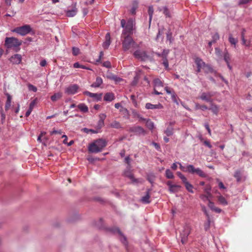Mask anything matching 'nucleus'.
Masks as SVG:
<instances>
[{
    "label": "nucleus",
    "instance_id": "nucleus-1",
    "mask_svg": "<svg viewBox=\"0 0 252 252\" xmlns=\"http://www.w3.org/2000/svg\"><path fill=\"white\" fill-rule=\"evenodd\" d=\"M134 25V20L132 18L128 19L127 23H126L125 20H121V26L124 29L121 35L124 36L125 35H131L132 34Z\"/></svg>",
    "mask_w": 252,
    "mask_h": 252
},
{
    "label": "nucleus",
    "instance_id": "nucleus-2",
    "mask_svg": "<svg viewBox=\"0 0 252 252\" xmlns=\"http://www.w3.org/2000/svg\"><path fill=\"white\" fill-rule=\"evenodd\" d=\"M106 144L105 140L98 139L90 145L88 148L89 151L92 153H99L106 146Z\"/></svg>",
    "mask_w": 252,
    "mask_h": 252
},
{
    "label": "nucleus",
    "instance_id": "nucleus-3",
    "mask_svg": "<svg viewBox=\"0 0 252 252\" xmlns=\"http://www.w3.org/2000/svg\"><path fill=\"white\" fill-rule=\"evenodd\" d=\"M22 42L14 37H6L5 38L4 45L8 49H13L16 52L20 50V46Z\"/></svg>",
    "mask_w": 252,
    "mask_h": 252
},
{
    "label": "nucleus",
    "instance_id": "nucleus-4",
    "mask_svg": "<svg viewBox=\"0 0 252 252\" xmlns=\"http://www.w3.org/2000/svg\"><path fill=\"white\" fill-rule=\"evenodd\" d=\"M121 39L122 42V47L124 51L129 50L131 47H134L136 45L133 38L129 35H121Z\"/></svg>",
    "mask_w": 252,
    "mask_h": 252
},
{
    "label": "nucleus",
    "instance_id": "nucleus-5",
    "mask_svg": "<svg viewBox=\"0 0 252 252\" xmlns=\"http://www.w3.org/2000/svg\"><path fill=\"white\" fill-rule=\"evenodd\" d=\"M31 31L32 28L31 26L29 25H25L21 27H17L11 31L12 32H16L22 36H25L27 35Z\"/></svg>",
    "mask_w": 252,
    "mask_h": 252
},
{
    "label": "nucleus",
    "instance_id": "nucleus-6",
    "mask_svg": "<svg viewBox=\"0 0 252 252\" xmlns=\"http://www.w3.org/2000/svg\"><path fill=\"white\" fill-rule=\"evenodd\" d=\"M190 232V227L189 225H185L183 229L180 231L181 241L183 244H185L187 241L188 236Z\"/></svg>",
    "mask_w": 252,
    "mask_h": 252
},
{
    "label": "nucleus",
    "instance_id": "nucleus-7",
    "mask_svg": "<svg viewBox=\"0 0 252 252\" xmlns=\"http://www.w3.org/2000/svg\"><path fill=\"white\" fill-rule=\"evenodd\" d=\"M215 92H202L199 96V98L207 102L212 103L213 102L212 97L215 96Z\"/></svg>",
    "mask_w": 252,
    "mask_h": 252
},
{
    "label": "nucleus",
    "instance_id": "nucleus-8",
    "mask_svg": "<svg viewBox=\"0 0 252 252\" xmlns=\"http://www.w3.org/2000/svg\"><path fill=\"white\" fill-rule=\"evenodd\" d=\"M134 57L141 61H145L149 58V56L147 55L145 51L137 50L133 53Z\"/></svg>",
    "mask_w": 252,
    "mask_h": 252
},
{
    "label": "nucleus",
    "instance_id": "nucleus-9",
    "mask_svg": "<svg viewBox=\"0 0 252 252\" xmlns=\"http://www.w3.org/2000/svg\"><path fill=\"white\" fill-rule=\"evenodd\" d=\"M189 173L191 174H196L202 178H206L207 174L200 168H195L193 165L191 164Z\"/></svg>",
    "mask_w": 252,
    "mask_h": 252
},
{
    "label": "nucleus",
    "instance_id": "nucleus-10",
    "mask_svg": "<svg viewBox=\"0 0 252 252\" xmlns=\"http://www.w3.org/2000/svg\"><path fill=\"white\" fill-rule=\"evenodd\" d=\"M128 131L130 132L134 133L136 135H145L146 131L145 129L140 126H131L128 129Z\"/></svg>",
    "mask_w": 252,
    "mask_h": 252
},
{
    "label": "nucleus",
    "instance_id": "nucleus-11",
    "mask_svg": "<svg viewBox=\"0 0 252 252\" xmlns=\"http://www.w3.org/2000/svg\"><path fill=\"white\" fill-rule=\"evenodd\" d=\"M166 185L168 187L169 191L171 193L177 192L181 188V186L180 185L173 184L171 181H168L166 183Z\"/></svg>",
    "mask_w": 252,
    "mask_h": 252
},
{
    "label": "nucleus",
    "instance_id": "nucleus-12",
    "mask_svg": "<svg viewBox=\"0 0 252 252\" xmlns=\"http://www.w3.org/2000/svg\"><path fill=\"white\" fill-rule=\"evenodd\" d=\"M79 87L77 84H73L68 86L65 90V93L68 94H74L77 93Z\"/></svg>",
    "mask_w": 252,
    "mask_h": 252
},
{
    "label": "nucleus",
    "instance_id": "nucleus-13",
    "mask_svg": "<svg viewBox=\"0 0 252 252\" xmlns=\"http://www.w3.org/2000/svg\"><path fill=\"white\" fill-rule=\"evenodd\" d=\"M22 61V56L20 54H15L11 57L10 61L13 64H18Z\"/></svg>",
    "mask_w": 252,
    "mask_h": 252
},
{
    "label": "nucleus",
    "instance_id": "nucleus-14",
    "mask_svg": "<svg viewBox=\"0 0 252 252\" xmlns=\"http://www.w3.org/2000/svg\"><path fill=\"white\" fill-rule=\"evenodd\" d=\"M145 108L147 109H160L163 108V106L160 103H158L157 104H153L151 103H147L145 104Z\"/></svg>",
    "mask_w": 252,
    "mask_h": 252
},
{
    "label": "nucleus",
    "instance_id": "nucleus-15",
    "mask_svg": "<svg viewBox=\"0 0 252 252\" xmlns=\"http://www.w3.org/2000/svg\"><path fill=\"white\" fill-rule=\"evenodd\" d=\"M84 94L91 97L95 98L97 101L100 100L102 97L101 94L92 93L88 91L85 92Z\"/></svg>",
    "mask_w": 252,
    "mask_h": 252
},
{
    "label": "nucleus",
    "instance_id": "nucleus-16",
    "mask_svg": "<svg viewBox=\"0 0 252 252\" xmlns=\"http://www.w3.org/2000/svg\"><path fill=\"white\" fill-rule=\"evenodd\" d=\"M150 191L151 190L150 189H147L146 191V195L141 198V201L142 203L144 204H148L151 202L150 200Z\"/></svg>",
    "mask_w": 252,
    "mask_h": 252
},
{
    "label": "nucleus",
    "instance_id": "nucleus-17",
    "mask_svg": "<svg viewBox=\"0 0 252 252\" xmlns=\"http://www.w3.org/2000/svg\"><path fill=\"white\" fill-rule=\"evenodd\" d=\"M112 231L114 233H118L121 236V238L120 239L121 241L125 245L126 244V237L123 235V234L122 233V232H121L119 228H114L113 230H112Z\"/></svg>",
    "mask_w": 252,
    "mask_h": 252
},
{
    "label": "nucleus",
    "instance_id": "nucleus-18",
    "mask_svg": "<svg viewBox=\"0 0 252 252\" xmlns=\"http://www.w3.org/2000/svg\"><path fill=\"white\" fill-rule=\"evenodd\" d=\"M77 12V9L75 6L72 7L71 9H68L66 12V15L67 17H72L74 16Z\"/></svg>",
    "mask_w": 252,
    "mask_h": 252
},
{
    "label": "nucleus",
    "instance_id": "nucleus-19",
    "mask_svg": "<svg viewBox=\"0 0 252 252\" xmlns=\"http://www.w3.org/2000/svg\"><path fill=\"white\" fill-rule=\"evenodd\" d=\"M36 104V100L34 99L32 100L30 104L29 108L28 110L27 111L25 114V116L26 117L30 116V115L31 114V112H32L35 105Z\"/></svg>",
    "mask_w": 252,
    "mask_h": 252
},
{
    "label": "nucleus",
    "instance_id": "nucleus-20",
    "mask_svg": "<svg viewBox=\"0 0 252 252\" xmlns=\"http://www.w3.org/2000/svg\"><path fill=\"white\" fill-rule=\"evenodd\" d=\"M132 4V6L130 10V12L131 14L134 15L136 13V10L138 6V1L137 0H133Z\"/></svg>",
    "mask_w": 252,
    "mask_h": 252
},
{
    "label": "nucleus",
    "instance_id": "nucleus-21",
    "mask_svg": "<svg viewBox=\"0 0 252 252\" xmlns=\"http://www.w3.org/2000/svg\"><path fill=\"white\" fill-rule=\"evenodd\" d=\"M104 100L106 101H112L115 99V95L112 93H107L104 96Z\"/></svg>",
    "mask_w": 252,
    "mask_h": 252
},
{
    "label": "nucleus",
    "instance_id": "nucleus-22",
    "mask_svg": "<svg viewBox=\"0 0 252 252\" xmlns=\"http://www.w3.org/2000/svg\"><path fill=\"white\" fill-rule=\"evenodd\" d=\"M110 43V34L109 33H107L105 35V41L103 43V47L107 49L109 47Z\"/></svg>",
    "mask_w": 252,
    "mask_h": 252
},
{
    "label": "nucleus",
    "instance_id": "nucleus-23",
    "mask_svg": "<svg viewBox=\"0 0 252 252\" xmlns=\"http://www.w3.org/2000/svg\"><path fill=\"white\" fill-rule=\"evenodd\" d=\"M103 80L100 77H97L96 78L95 81L91 85L92 87L98 88L102 84Z\"/></svg>",
    "mask_w": 252,
    "mask_h": 252
},
{
    "label": "nucleus",
    "instance_id": "nucleus-24",
    "mask_svg": "<svg viewBox=\"0 0 252 252\" xmlns=\"http://www.w3.org/2000/svg\"><path fill=\"white\" fill-rule=\"evenodd\" d=\"M195 63L197 67L199 68H204L206 66V63L199 58H196L195 60Z\"/></svg>",
    "mask_w": 252,
    "mask_h": 252
},
{
    "label": "nucleus",
    "instance_id": "nucleus-25",
    "mask_svg": "<svg viewBox=\"0 0 252 252\" xmlns=\"http://www.w3.org/2000/svg\"><path fill=\"white\" fill-rule=\"evenodd\" d=\"M146 122V126L150 130H153L155 128L154 123L149 119H146L144 121Z\"/></svg>",
    "mask_w": 252,
    "mask_h": 252
},
{
    "label": "nucleus",
    "instance_id": "nucleus-26",
    "mask_svg": "<svg viewBox=\"0 0 252 252\" xmlns=\"http://www.w3.org/2000/svg\"><path fill=\"white\" fill-rule=\"evenodd\" d=\"M223 60L226 63H229L230 61V55L228 53V51L225 49L223 52Z\"/></svg>",
    "mask_w": 252,
    "mask_h": 252
},
{
    "label": "nucleus",
    "instance_id": "nucleus-27",
    "mask_svg": "<svg viewBox=\"0 0 252 252\" xmlns=\"http://www.w3.org/2000/svg\"><path fill=\"white\" fill-rule=\"evenodd\" d=\"M174 128L172 126H168L164 130V132L167 136H170L173 134Z\"/></svg>",
    "mask_w": 252,
    "mask_h": 252
},
{
    "label": "nucleus",
    "instance_id": "nucleus-28",
    "mask_svg": "<svg viewBox=\"0 0 252 252\" xmlns=\"http://www.w3.org/2000/svg\"><path fill=\"white\" fill-rule=\"evenodd\" d=\"M11 97L9 94H7V100H6V102L5 106V109L6 110H7L9 109V108H10V107L11 106Z\"/></svg>",
    "mask_w": 252,
    "mask_h": 252
},
{
    "label": "nucleus",
    "instance_id": "nucleus-29",
    "mask_svg": "<svg viewBox=\"0 0 252 252\" xmlns=\"http://www.w3.org/2000/svg\"><path fill=\"white\" fill-rule=\"evenodd\" d=\"M179 164L180 165V168L181 169V170H182L183 172H188L189 173V167L191 166V164H189L185 166L182 165V164L180 163H179Z\"/></svg>",
    "mask_w": 252,
    "mask_h": 252
},
{
    "label": "nucleus",
    "instance_id": "nucleus-30",
    "mask_svg": "<svg viewBox=\"0 0 252 252\" xmlns=\"http://www.w3.org/2000/svg\"><path fill=\"white\" fill-rule=\"evenodd\" d=\"M78 108L83 112H87L88 111V108L86 105L84 103H81L78 105Z\"/></svg>",
    "mask_w": 252,
    "mask_h": 252
},
{
    "label": "nucleus",
    "instance_id": "nucleus-31",
    "mask_svg": "<svg viewBox=\"0 0 252 252\" xmlns=\"http://www.w3.org/2000/svg\"><path fill=\"white\" fill-rule=\"evenodd\" d=\"M242 173L240 170L235 171L234 177L236 179L237 182H239L241 180Z\"/></svg>",
    "mask_w": 252,
    "mask_h": 252
},
{
    "label": "nucleus",
    "instance_id": "nucleus-32",
    "mask_svg": "<svg viewBox=\"0 0 252 252\" xmlns=\"http://www.w3.org/2000/svg\"><path fill=\"white\" fill-rule=\"evenodd\" d=\"M158 10L160 11H163V13H164V14L166 16V17H170V13H169V11L167 8V7L166 6H164V7H159L158 8Z\"/></svg>",
    "mask_w": 252,
    "mask_h": 252
},
{
    "label": "nucleus",
    "instance_id": "nucleus-33",
    "mask_svg": "<svg viewBox=\"0 0 252 252\" xmlns=\"http://www.w3.org/2000/svg\"><path fill=\"white\" fill-rule=\"evenodd\" d=\"M62 96V93H55L54 95L51 96V99L53 101H55L57 100L58 99H60V98H61Z\"/></svg>",
    "mask_w": 252,
    "mask_h": 252
},
{
    "label": "nucleus",
    "instance_id": "nucleus-34",
    "mask_svg": "<svg viewBox=\"0 0 252 252\" xmlns=\"http://www.w3.org/2000/svg\"><path fill=\"white\" fill-rule=\"evenodd\" d=\"M218 200L219 202L222 205L225 206L228 204L227 201H226L225 198L222 195H220L219 196H218Z\"/></svg>",
    "mask_w": 252,
    "mask_h": 252
},
{
    "label": "nucleus",
    "instance_id": "nucleus-35",
    "mask_svg": "<svg viewBox=\"0 0 252 252\" xmlns=\"http://www.w3.org/2000/svg\"><path fill=\"white\" fill-rule=\"evenodd\" d=\"M165 177L167 179H173L174 178L173 172L169 169L165 171Z\"/></svg>",
    "mask_w": 252,
    "mask_h": 252
},
{
    "label": "nucleus",
    "instance_id": "nucleus-36",
    "mask_svg": "<svg viewBox=\"0 0 252 252\" xmlns=\"http://www.w3.org/2000/svg\"><path fill=\"white\" fill-rule=\"evenodd\" d=\"M211 108L210 109L212 111V112L215 114H217L219 111V108L217 105L213 104V103H211Z\"/></svg>",
    "mask_w": 252,
    "mask_h": 252
},
{
    "label": "nucleus",
    "instance_id": "nucleus-37",
    "mask_svg": "<svg viewBox=\"0 0 252 252\" xmlns=\"http://www.w3.org/2000/svg\"><path fill=\"white\" fill-rule=\"evenodd\" d=\"M154 84L155 87H163V82L158 78H156L154 80Z\"/></svg>",
    "mask_w": 252,
    "mask_h": 252
},
{
    "label": "nucleus",
    "instance_id": "nucleus-38",
    "mask_svg": "<svg viewBox=\"0 0 252 252\" xmlns=\"http://www.w3.org/2000/svg\"><path fill=\"white\" fill-rule=\"evenodd\" d=\"M185 187H186V189L190 193H193V186L191 184H190L189 182L186 183V184L184 185Z\"/></svg>",
    "mask_w": 252,
    "mask_h": 252
},
{
    "label": "nucleus",
    "instance_id": "nucleus-39",
    "mask_svg": "<svg viewBox=\"0 0 252 252\" xmlns=\"http://www.w3.org/2000/svg\"><path fill=\"white\" fill-rule=\"evenodd\" d=\"M169 53V50L168 49H164L161 53V58L163 59H166L167 56Z\"/></svg>",
    "mask_w": 252,
    "mask_h": 252
},
{
    "label": "nucleus",
    "instance_id": "nucleus-40",
    "mask_svg": "<svg viewBox=\"0 0 252 252\" xmlns=\"http://www.w3.org/2000/svg\"><path fill=\"white\" fill-rule=\"evenodd\" d=\"M153 13H154V8L152 6H150L148 8V14L149 15L150 22H151V21L152 20Z\"/></svg>",
    "mask_w": 252,
    "mask_h": 252
},
{
    "label": "nucleus",
    "instance_id": "nucleus-41",
    "mask_svg": "<svg viewBox=\"0 0 252 252\" xmlns=\"http://www.w3.org/2000/svg\"><path fill=\"white\" fill-rule=\"evenodd\" d=\"M111 126L115 128H122L121 125L119 122L117 121H114L111 124Z\"/></svg>",
    "mask_w": 252,
    "mask_h": 252
},
{
    "label": "nucleus",
    "instance_id": "nucleus-42",
    "mask_svg": "<svg viewBox=\"0 0 252 252\" xmlns=\"http://www.w3.org/2000/svg\"><path fill=\"white\" fill-rule=\"evenodd\" d=\"M155 179V177L153 173H151V174H149L148 175L147 180L151 184H153L154 183Z\"/></svg>",
    "mask_w": 252,
    "mask_h": 252
},
{
    "label": "nucleus",
    "instance_id": "nucleus-43",
    "mask_svg": "<svg viewBox=\"0 0 252 252\" xmlns=\"http://www.w3.org/2000/svg\"><path fill=\"white\" fill-rule=\"evenodd\" d=\"M228 40H229V42L232 45H234V46L236 45V44L237 42V40L236 39L234 38V37H233L232 35H231V34L229 35V36Z\"/></svg>",
    "mask_w": 252,
    "mask_h": 252
},
{
    "label": "nucleus",
    "instance_id": "nucleus-44",
    "mask_svg": "<svg viewBox=\"0 0 252 252\" xmlns=\"http://www.w3.org/2000/svg\"><path fill=\"white\" fill-rule=\"evenodd\" d=\"M125 175L128 177L133 182H136L137 180L134 179L133 175L129 172H126Z\"/></svg>",
    "mask_w": 252,
    "mask_h": 252
},
{
    "label": "nucleus",
    "instance_id": "nucleus-45",
    "mask_svg": "<svg viewBox=\"0 0 252 252\" xmlns=\"http://www.w3.org/2000/svg\"><path fill=\"white\" fill-rule=\"evenodd\" d=\"M82 131L84 132H85L86 133H89L90 132H92L93 133H97V131L95 130H94V129H89L88 128H83L82 129Z\"/></svg>",
    "mask_w": 252,
    "mask_h": 252
},
{
    "label": "nucleus",
    "instance_id": "nucleus-46",
    "mask_svg": "<svg viewBox=\"0 0 252 252\" xmlns=\"http://www.w3.org/2000/svg\"><path fill=\"white\" fill-rule=\"evenodd\" d=\"M211 187L210 185H207L204 189V191L206 193V194L211 196Z\"/></svg>",
    "mask_w": 252,
    "mask_h": 252
},
{
    "label": "nucleus",
    "instance_id": "nucleus-47",
    "mask_svg": "<svg viewBox=\"0 0 252 252\" xmlns=\"http://www.w3.org/2000/svg\"><path fill=\"white\" fill-rule=\"evenodd\" d=\"M171 99L172 101L176 103L177 105H179V102L178 101V97L175 92H173L172 94Z\"/></svg>",
    "mask_w": 252,
    "mask_h": 252
},
{
    "label": "nucleus",
    "instance_id": "nucleus-48",
    "mask_svg": "<svg viewBox=\"0 0 252 252\" xmlns=\"http://www.w3.org/2000/svg\"><path fill=\"white\" fill-rule=\"evenodd\" d=\"M215 53L220 59L223 56L221 50L218 47L215 48Z\"/></svg>",
    "mask_w": 252,
    "mask_h": 252
},
{
    "label": "nucleus",
    "instance_id": "nucleus-49",
    "mask_svg": "<svg viewBox=\"0 0 252 252\" xmlns=\"http://www.w3.org/2000/svg\"><path fill=\"white\" fill-rule=\"evenodd\" d=\"M73 67L74 68H83V69H89V68L86 67L84 65H81L79 63L77 62V63H74L73 64Z\"/></svg>",
    "mask_w": 252,
    "mask_h": 252
},
{
    "label": "nucleus",
    "instance_id": "nucleus-50",
    "mask_svg": "<svg viewBox=\"0 0 252 252\" xmlns=\"http://www.w3.org/2000/svg\"><path fill=\"white\" fill-rule=\"evenodd\" d=\"M203 69L205 70V72L206 73L213 72V69L210 65L208 64H206V66H204Z\"/></svg>",
    "mask_w": 252,
    "mask_h": 252
},
{
    "label": "nucleus",
    "instance_id": "nucleus-51",
    "mask_svg": "<svg viewBox=\"0 0 252 252\" xmlns=\"http://www.w3.org/2000/svg\"><path fill=\"white\" fill-rule=\"evenodd\" d=\"M133 115L135 116V117H136L137 118H138L140 120H142V121H146V119L143 118L141 115H140L138 113H137L136 111H133V112H132Z\"/></svg>",
    "mask_w": 252,
    "mask_h": 252
},
{
    "label": "nucleus",
    "instance_id": "nucleus-52",
    "mask_svg": "<svg viewBox=\"0 0 252 252\" xmlns=\"http://www.w3.org/2000/svg\"><path fill=\"white\" fill-rule=\"evenodd\" d=\"M166 37L167 40H168L170 42V43H171L172 42L173 39L172 38V32L170 31H169L166 33Z\"/></svg>",
    "mask_w": 252,
    "mask_h": 252
},
{
    "label": "nucleus",
    "instance_id": "nucleus-53",
    "mask_svg": "<svg viewBox=\"0 0 252 252\" xmlns=\"http://www.w3.org/2000/svg\"><path fill=\"white\" fill-rule=\"evenodd\" d=\"M210 218L207 219V221L204 223V229L207 231L210 228Z\"/></svg>",
    "mask_w": 252,
    "mask_h": 252
},
{
    "label": "nucleus",
    "instance_id": "nucleus-54",
    "mask_svg": "<svg viewBox=\"0 0 252 252\" xmlns=\"http://www.w3.org/2000/svg\"><path fill=\"white\" fill-rule=\"evenodd\" d=\"M80 53V49L75 47L72 48V54L74 56L78 55Z\"/></svg>",
    "mask_w": 252,
    "mask_h": 252
},
{
    "label": "nucleus",
    "instance_id": "nucleus-55",
    "mask_svg": "<svg viewBox=\"0 0 252 252\" xmlns=\"http://www.w3.org/2000/svg\"><path fill=\"white\" fill-rule=\"evenodd\" d=\"M210 197V196L207 195V194H201L200 195V198L203 200V201H206V200H210L209 199V198Z\"/></svg>",
    "mask_w": 252,
    "mask_h": 252
},
{
    "label": "nucleus",
    "instance_id": "nucleus-56",
    "mask_svg": "<svg viewBox=\"0 0 252 252\" xmlns=\"http://www.w3.org/2000/svg\"><path fill=\"white\" fill-rule=\"evenodd\" d=\"M201 209H202V211L204 212V213L206 216L207 218L209 219V218H210V217L208 213V212H207L206 207L204 205H201Z\"/></svg>",
    "mask_w": 252,
    "mask_h": 252
},
{
    "label": "nucleus",
    "instance_id": "nucleus-57",
    "mask_svg": "<svg viewBox=\"0 0 252 252\" xmlns=\"http://www.w3.org/2000/svg\"><path fill=\"white\" fill-rule=\"evenodd\" d=\"M219 38L220 36L218 33H215L214 34L212 35V40L216 42L219 39Z\"/></svg>",
    "mask_w": 252,
    "mask_h": 252
},
{
    "label": "nucleus",
    "instance_id": "nucleus-58",
    "mask_svg": "<svg viewBox=\"0 0 252 252\" xmlns=\"http://www.w3.org/2000/svg\"><path fill=\"white\" fill-rule=\"evenodd\" d=\"M151 144L154 146V147L158 151H160V146L158 143H156L155 142H153Z\"/></svg>",
    "mask_w": 252,
    "mask_h": 252
},
{
    "label": "nucleus",
    "instance_id": "nucleus-59",
    "mask_svg": "<svg viewBox=\"0 0 252 252\" xmlns=\"http://www.w3.org/2000/svg\"><path fill=\"white\" fill-rule=\"evenodd\" d=\"M109 78L117 82H119L120 80H121V79L120 77H118L117 76L115 75H113L111 76H110Z\"/></svg>",
    "mask_w": 252,
    "mask_h": 252
},
{
    "label": "nucleus",
    "instance_id": "nucleus-60",
    "mask_svg": "<svg viewBox=\"0 0 252 252\" xmlns=\"http://www.w3.org/2000/svg\"><path fill=\"white\" fill-rule=\"evenodd\" d=\"M28 88L30 91H33V92H36L37 91V88L32 84H29Z\"/></svg>",
    "mask_w": 252,
    "mask_h": 252
},
{
    "label": "nucleus",
    "instance_id": "nucleus-61",
    "mask_svg": "<svg viewBox=\"0 0 252 252\" xmlns=\"http://www.w3.org/2000/svg\"><path fill=\"white\" fill-rule=\"evenodd\" d=\"M103 66L108 68H110L111 67V63L109 61L104 62L103 63Z\"/></svg>",
    "mask_w": 252,
    "mask_h": 252
},
{
    "label": "nucleus",
    "instance_id": "nucleus-62",
    "mask_svg": "<svg viewBox=\"0 0 252 252\" xmlns=\"http://www.w3.org/2000/svg\"><path fill=\"white\" fill-rule=\"evenodd\" d=\"M162 61H163L162 63H163L164 66L165 67V68L166 69H168L169 68V67H168L169 66H168V62L167 59H163Z\"/></svg>",
    "mask_w": 252,
    "mask_h": 252
},
{
    "label": "nucleus",
    "instance_id": "nucleus-63",
    "mask_svg": "<svg viewBox=\"0 0 252 252\" xmlns=\"http://www.w3.org/2000/svg\"><path fill=\"white\" fill-rule=\"evenodd\" d=\"M208 206L212 210H213L214 208L216 207L215 206L214 203L211 200H209Z\"/></svg>",
    "mask_w": 252,
    "mask_h": 252
},
{
    "label": "nucleus",
    "instance_id": "nucleus-64",
    "mask_svg": "<svg viewBox=\"0 0 252 252\" xmlns=\"http://www.w3.org/2000/svg\"><path fill=\"white\" fill-rule=\"evenodd\" d=\"M62 133V131L61 130H53V131L50 132L51 135H53L55 134H61Z\"/></svg>",
    "mask_w": 252,
    "mask_h": 252
}]
</instances>
